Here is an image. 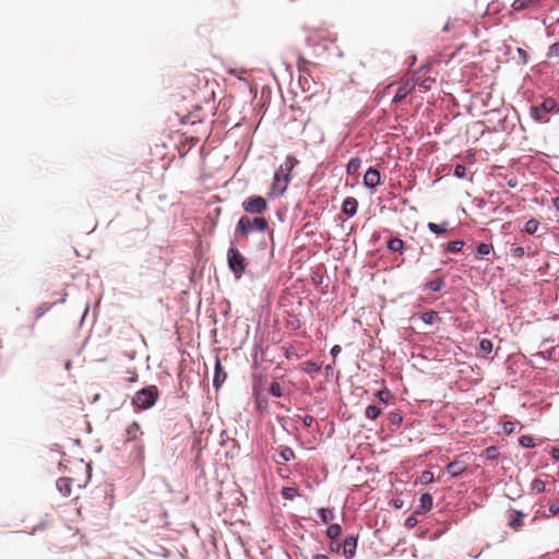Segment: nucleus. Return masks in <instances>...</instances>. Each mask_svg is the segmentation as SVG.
Masks as SVG:
<instances>
[{"label": "nucleus", "instance_id": "24", "mask_svg": "<svg viewBox=\"0 0 559 559\" xmlns=\"http://www.w3.org/2000/svg\"><path fill=\"white\" fill-rule=\"evenodd\" d=\"M546 490V484L542 479H534L531 484V491L534 493H540Z\"/></svg>", "mask_w": 559, "mask_h": 559}, {"label": "nucleus", "instance_id": "3", "mask_svg": "<svg viewBox=\"0 0 559 559\" xmlns=\"http://www.w3.org/2000/svg\"><path fill=\"white\" fill-rule=\"evenodd\" d=\"M159 397V390L156 385H148L139 390L133 399L132 405L139 411H145L153 407Z\"/></svg>", "mask_w": 559, "mask_h": 559}, {"label": "nucleus", "instance_id": "47", "mask_svg": "<svg viewBox=\"0 0 559 559\" xmlns=\"http://www.w3.org/2000/svg\"><path fill=\"white\" fill-rule=\"evenodd\" d=\"M341 350H342V347L340 345H334L331 348V355L333 356V358H336L338 356V354L341 353Z\"/></svg>", "mask_w": 559, "mask_h": 559}, {"label": "nucleus", "instance_id": "32", "mask_svg": "<svg viewBox=\"0 0 559 559\" xmlns=\"http://www.w3.org/2000/svg\"><path fill=\"white\" fill-rule=\"evenodd\" d=\"M298 495L297 489L293 487H284L282 496L287 500H293Z\"/></svg>", "mask_w": 559, "mask_h": 559}, {"label": "nucleus", "instance_id": "26", "mask_svg": "<svg viewBox=\"0 0 559 559\" xmlns=\"http://www.w3.org/2000/svg\"><path fill=\"white\" fill-rule=\"evenodd\" d=\"M538 227H539V222L535 218H532L525 223L524 230L527 234L533 235L537 231Z\"/></svg>", "mask_w": 559, "mask_h": 559}, {"label": "nucleus", "instance_id": "9", "mask_svg": "<svg viewBox=\"0 0 559 559\" xmlns=\"http://www.w3.org/2000/svg\"><path fill=\"white\" fill-rule=\"evenodd\" d=\"M381 175L380 173L374 168H369L364 176V185L367 188L374 189L377 186L380 185Z\"/></svg>", "mask_w": 559, "mask_h": 559}, {"label": "nucleus", "instance_id": "4", "mask_svg": "<svg viewBox=\"0 0 559 559\" xmlns=\"http://www.w3.org/2000/svg\"><path fill=\"white\" fill-rule=\"evenodd\" d=\"M241 207L247 214L262 216L269 211V203L263 197L253 194L242 201Z\"/></svg>", "mask_w": 559, "mask_h": 559}, {"label": "nucleus", "instance_id": "13", "mask_svg": "<svg viewBox=\"0 0 559 559\" xmlns=\"http://www.w3.org/2000/svg\"><path fill=\"white\" fill-rule=\"evenodd\" d=\"M542 1L543 0H514L511 7L514 11H523L538 8Z\"/></svg>", "mask_w": 559, "mask_h": 559}, {"label": "nucleus", "instance_id": "21", "mask_svg": "<svg viewBox=\"0 0 559 559\" xmlns=\"http://www.w3.org/2000/svg\"><path fill=\"white\" fill-rule=\"evenodd\" d=\"M381 408L376 406V405H369L366 411H365V416L371 420H376L380 414H381Z\"/></svg>", "mask_w": 559, "mask_h": 559}, {"label": "nucleus", "instance_id": "1", "mask_svg": "<svg viewBox=\"0 0 559 559\" xmlns=\"http://www.w3.org/2000/svg\"><path fill=\"white\" fill-rule=\"evenodd\" d=\"M269 229V221L264 216L250 217L243 215L239 218L235 235L236 237L248 238L252 233H265Z\"/></svg>", "mask_w": 559, "mask_h": 559}, {"label": "nucleus", "instance_id": "41", "mask_svg": "<svg viewBox=\"0 0 559 559\" xmlns=\"http://www.w3.org/2000/svg\"><path fill=\"white\" fill-rule=\"evenodd\" d=\"M127 374H128V378H127L128 382L133 383V382L138 381V372L135 369H128Z\"/></svg>", "mask_w": 559, "mask_h": 559}, {"label": "nucleus", "instance_id": "35", "mask_svg": "<svg viewBox=\"0 0 559 559\" xmlns=\"http://www.w3.org/2000/svg\"><path fill=\"white\" fill-rule=\"evenodd\" d=\"M498 454V449L496 447H489L484 451V455L487 460H496Z\"/></svg>", "mask_w": 559, "mask_h": 559}, {"label": "nucleus", "instance_id": "54", "mask_svg": "<svg viewBox=\"0 0 559 559\" xmlns=\"http://www.w3.org/2000/svg\"><path fill=\"white\" fill-rule=\"evenodd\" d=\"M66 369H70V360L64 364Z\"/></svg>", "mask_w": 559, "mask_h": 559}, {"label": "nucleus", "instance_id": "28", "mask_svg": "<svg viewBox=\"0 0 559 559\" xmlns=\"http://www.w3.org/2000/svg\"><path fill=\"white\" fill-rule=\"evenodd\" d=\"M479 349L483 355L487 356L491 353L492 350V343L491 341L487 340V338H483L479 343Z\"/></svg>", "mask_w": 559, "mask_h": 559}, {"label": "nucleus", "instance_id": "11", "mask_svg": "<svg viewBox=\"0 0 559 559\" xmlns=\"http://www.w3.org/2000/svg\"><path fill=\"white\" fill-rule=\"evenodd\" d=\"M356 547H357V538L354 537L353 535L347 536L342 544L343 555L346 558L354 557Z\"/></svg>", "mask_w": 559, "mask_h": 559}, {"label": "nucleus", "instance_id": "5", "mask_svg": "<svg viewBox=\"0 0 559 559\" xmlns=\"http://www.w3.org/2000/svg\"><path fill=\"white\" fill-rule=\"evenodd\" d=\"M227 262L236 278H239L245 273L247 267L246 259L238 249L234 247L228 249Z\"/></svg>", "mask_w": 559, "mask_h": 559}, {"label": "nucleus", "instance_id": "40", "mask_svg": "<svg viewBox=\"0 0 559 559\" xmlns=\"http://www.w3.org/2000/svg\"><path fill=\"white\" fill-rule=\"evenodd\" d=\"M298 419H300L302 421V424L306 426V427H311L312 424L314 423V418L310 415H306V416H297Z\"/></svg>", "mask_w": 559, "mask_h": 559}, {"label": "nucleus", "instance_id": "43", "mask_svg": "<svg viewBox=\"0 0 559 559\" xmlns=\"http://www.w3.org/2000/svg\"><path fill=\"white\" fill-rule=\"evenodd\" d=\"M418 521L417 519L414 516V515H411L408 516L406 520H405V526L407 528H413L417 525Z\"/></svg>", "mask_w": 559, "mask_h": 559}, {"label": "nucleus", "instance_id": "7", "mask_svg": "<svg viewBox=\"0 0 559 559\" xmlns=\"http://www.w3.org/2000/svg\"><path fill=\"white\" fill-rule=\"evenodd\" d=\"M416 86V81L413 76H408L402 80L401 85L397 87L395 95L393 97V103L397 104L405 99V97L411 94Z\"/></svg>", "mask_w": 559, "mask_h": 559}, {"label": "nucleus", "instance_id": "22", "mask_svg": "<svg viewBox=\"0 0 559 559\" xmlns=\"http://www.w3.org/2000/svg\"><path fill=\"white\" fill-rule=\"evenodd\" d=\"M318 513H319L320 520L324 524H328L330 521H332V519L334 516L333 511L331 509H328V508L319 509Z\"/></svg>", "mask_w": 559, "mask_h": 559}, {"label": "nucleus", "instance_id": "39", "mask_svg": "<svg viewBox=\"0 0 559 559\" xmlns=\"http://www.w3.org/2000/svg\"><path fill=\"white\" fill-rule=\"evenodd\" d=\"M465 174H466V168L465 166L459 164L455 166L454 168V176L457 177V178H464L465 177Z\"/></svg>", "mask_w": 559, "mask_h": 559}, {"label": "nucleus", "instance_id": "55", "mask_svg": "<svg viewBox=\"0 0 559 559\" xmlns=\"http://www.w3.org/2000/svg\"><path fill=\"white\" fill-rule=\"evenodd\" d=\"M394 506H395L396 508H400V507H401L400 502H397V501H395V502H394Z\"/></svg>", "mask_w": 559, "mask_h": 559}, {"label": "nucleus", "instance_id": "14", "mask_svg": "<svg viewBox=\"0 0 559 559\" xmlns=\"http://www.w3.org/2000/svg\"><path fill=\"white\" fill-rule=\"evenodd\" d=\"M433 506V498L430 493H423L419 500V506L417 507L416 513L424 514L429 512Z\"/></svg>", "mask_w": 559, "mask_h": 559}, {"label": "nucleus", "instance_id": "8", "mask_svg": "<svg viewBox=\"0 0 559 559\" xmlns=\"http://www.w3.org/2000/svg\"><path fill=\"white\" fill-rule=\"evenodd\" d=\"M525 514L519 510H509L508 511V525L515 532L520 531L524 525Z\"/></svg>", "mask_w": 559, "mask_h": 559}, {"label": "nucleus", "instance_id": "15", "mask_svg": "<svg viewBox=\"0 0 559 559\" xmlns=\"http://www.w3.org/2000/svg\"><path fill=\"white\" fill-rule=\"evenodd\" d=\"M126 432L128 440H136L139 436L143 433L141 431L140 425L136 421H133L131 425H129Z\"/></svg>", "mask_w": 559, "mask_h": 559}, {"label": "nucleus", "instance_id": "34", "mask_svg": "<svg viewBox=\"0 0 559 559\" xmlns=\"http://www.w3.org/2000/svg\"><path fill=\"white\" fill-rule=\"evenodd\" d=\"M269 391L273 396H276V397H280L283 395L282 386L278 382H272Z\"/></svg>", "mask_w": 559, "mask_h": 559}, {"label": "nucleus", "instance_id": "25", "mask_svg": "<svg viewBox=\"0 0 559 559\" xmlns=\"http://www.w3.org/2000/svg\"><path fill=\"white\" fill-rule=\"evenodd\" d=\"M57 488L64 493H70V478L61 477L57 480Z\"/></svg>", "mask_w": 559, "mask_h": 559}, {"label": "nucleus", "instance_id": "6", "mask_svg": "<svg viewBox=\"0 0 559 559\" xmlns=\"http://www.w3.org/2000/svg\"><path fill=\"white\" fill-rule=\"evenodd\" d=\"M557 109V103L554 98H545L540 106L531 107V117L538 122H548L545 114L555 111Z\"/></svg>", "mask_w": 559, "mask_h": 559}, {"label": "nucleus", "instance_id": "49", "mask_svg": "<svg viewBox=\"0 0 559 559\" xmlns=\"http://www.w3.org/2000/svg\"><path fill=\"white\" fill-rule=\"evenodd\" d=\"M401 420H402V417L399 414H396V413H392L391 414V421L392 423H399Z\"/></svg>", "mask_w": 559, "mask_h": 559}, {"label": "nucleus", "instance_id": "46", "mask_svg": "<svg viewBox=\"0 0 559 559\" xmlns=\"http://www.w3.org/2000/svg\"><path fill=\"white\" fill-rule=\"evenodd\" d=\"M549 513L552 516L557 515L559 513V506L557 503H551L549 506Z\"/></svg>", "mask_w": 559, "mask_h": 559}, {"label": "nucleus", "instance_id": "33", "mask_svg": "<svg viewBox=\"0 0 559 559\" xmlns=\"http://www.w3.org/2000/svg\"><path fill=\"white\" fill-rule=\"evenodd\" d=\"M304 371L307 373L319 372L320 366L314 361L308 360L304 364Z\"/></svg>", "mask_w": 559, "mask_h": 559}, {"label": "nucleus", "instance_id": "30", "mask_svg": "<svg viewBox=\"0 0 559 559\" xmlns=\"http://www.w3.org/2000/svg\"><path fill=\"white\" fill-rule=\"evenodd\" d=\"M464 247V241L462 240H455V241H451L447 245V251L449 252H460Z\"/></svg>", "mask_w": 559, "mask_h": 559}, {"label": "nucleus", "instance_id": "27", "mask_svg": "<svg viewBox=\"0 0 559 559\" xmlns=\"http://www.w3.org/2000/svg\"><path fill=\"white\" fill-rule=\"evenodd\" d=\"M447 225H448V223H444L443 225H438L436 223H428V228L430 231H432L436 235H443L447 233Z\"/></svg>", "mask_w": 559, "mask_h": 559}, {"label": "nucleus", "instance_id": "51", "mask_svg": "<svg viewBox=\"0 0 559 559\" xmlns=\"http://www.w3.org/2000/svg\"><path fill=\"white\" fill-rule=\"evenodd\" d=\"M313 559H330V558H329L326 555H321V554H319V555H316V556L313 557Z\"/></svg>", "mask_w": 559, "mask_h": 559}, {"label": "nucleus", "instance_id": "18", "mask_svg": "<svg viewBox=\"0 0 559 559\" xmlns=\"http://www.w3.org/2000/svg\"><path fill=\"white\" fill-rule=\"evenodd\" d=\"M420 318L426 324H433L440 320L438 312L432 310L421 313Z\"/></svg>", "mask_w": 559, "mask_h": 559}, {"label": "nucleus", "instance_id": "20", "mask_svg": "<svg viewBox=\"0 0 559 559\" xmlns=\"http://www.w3.org/2000/svg\"><path fill=\"white\" fill-rule=\"evenodd\" d=\"M342 534V527L338 524H331L326 530V535L330 539L335 540Z\"/></svg>", "mask_w": 559, "mask_h": 559}, {"label": "nucleus", "instance_id": "29", "mask_svg": "<svg viewBox=\"0 0 559 559\" xmlns=\"http://www.w3.org/2000/svg\"><path fill=\"white\" fill-rule=\"evenodd\" d=\"M360 167V159L359 158H350L347 164V173L349 175L356 174Z\"/></svg>", "mask_w": 559, "mask_h": 559}, {"label": "nucleus", "instance_id": "37", "mask_svg": "<svg viewBox=\"0 0 559 559\" xmlns=\"http://www.w3.org/2000/svg\"><path fill=\"white\" fill-rule=\"evenodd\" d=\"M419 480L421 484H429L433 480V474L429 471H425L421 473Z\"/></svg>", "mask_w": 559, "mask_h": 559}, {"label": "nucleus", "instance_id": "57", "mask_svg": "<svg viewBox=\"0 0 559 559\" xmlns=\"http://www.w3.org/2000/svg\"><path fill=\"white\" fill-rule=\"evenodd\" d=\"M556 111L559 112V108H557Z\"/></svg>", "mask_w": 559, "mask_h": 559}, {"label": "nucleus", "instance_id": "45", "mask_svg": "<svg viewBox=\"0 0 559 559\" xmlns=\"http://www.w3.org/2000/svg\"><path fill=\"white\" fill-rule=\"evenodd\" d=\"M341 548H342V545L340 543H336L335 540H332V543L330 544L331 551L340 552Z\"/></svg>", "mask_w": 559, "mask_h": 559}, {"label": "nucleus", "instance_id": "12", "mask_svg": "<svg viewBox=\"0 0 559 559\" xmlns=\"http://www.w3.org/2000/svg\"><path fill=\"white\" fill-rule=\"evenodd\" d=\"M358 201L353 197H347L342 204V212L348 216L353 217L357 213Z\"/></svg>", "mask_w": 559, "mask_h": 559}, {"label": "nucleus", "instance_id": "23", "mask_svg": "<svg viewBox=\"0 0 559 559\" xmlns=\"http://www.w3.org/2000/svg\"><path fill=\"white\" fill-rule=\"evenodd\" d=\"M492 245L481 242L477 246V258H484L492 251Z\"/></svg>", "mask_w": 559, "mask_h": 559}, {"label": "nucleus", "instance_id": "44", "mask_svg": "<svg viewBox=\"0 0 559 559\" xmlns=\"http://www.w3.org/2000/svg\"><path fill=\"white\" fill-rule=\"evenodd\" d=\"M511 252L514 258H522L525 254V250L523 247H515L512 249Z\"/></svg>", "mask_w": 559, "mask_h": 559}, {"label": "nucleus", "instance_id": "19", "mask_svg": "<svg viewBox=\"0 0 559 559\" xmlns=\"http://www.w3.org/2000/svg\"><path fill=\"white\" fill-rule=\"evenodd\" d=\"M278 455L283 462H289L295 457V453L289 447H281Z\"/></svg>", "mask_w": 559, "mask_h": 559}, {"label": "nucleus", "instance_id": "42", "mask_svg": "<svg viewBox=\"0 0 559 559\" xmlns=\"http://www.w3.org/2000/svg\"><path fill=\"white\" fill-rule=\"evenodd\" d=\"M515 430V424L512 421H506L503 424V431L508 435L512 433Z\"/></svg>", "mask_w": 559, "mask_h": 559}, {"label": "nucleus", "instance_id": "38", "mask_svg": "<svg viewBox=\"0 0 559 559\" xmlns=\"http://www.w3.org/2000/svg\"><path fill=\"white\" fill-rule=\"evenodd\" d=\"M376 396L383 403H388V397L390 396V391L384 389L380 390L376 393Z\"/></svg>", "mask_w": 559, "mask_h": 559}, {"label": "nucleus", "instance_id": "48", "mask_svg": "<svg viewBox=\"0 0 559 559\" xmlns=\"http://www.w3.org/2000/svg\"><path fill=\"white\" fill-rule=\"evenodd\" d=\"M550 455L554 460H559V448H552L550 451Z\"/></svg>", "mask_w": 559, "mask_h": 559}, {"label": "nucleus", "instance_id": "36", "mask_svg": "<svg viewBox=\"0 0 559 559\" xmlns=\"http://www.w3.org/2000/svg\"><path fill=\"white\" fill-rule=\"evenodd\" d=\"M519 442L523 448H533L535 445L534 439L531 436H522Z\"/></svg>", "mask_w": 559, "mask_h": 559}, {"label": "nucleus", "instance_id": "52", "mask_svg": "<svg viewBox=\"0 0 559 559\" xmlns=\"http://www.w3.org/2000/svg\"><path fill=\"white\" fill-rule=\"evenodd\" d=\"M139 456L143 460L144 459V449L143 447L140 448Z\"/></svg>", "mask_w": 559, "mask_h": 559}, {"label": "nucleus", "instance_id": "10", "mask_svg": "<svg viewBox=\"0 0 559 559\" xmlns=\"http://www.w3.org/2000/svg\"><path fill=\"white\" fill-rule=\"evenodd\" d=\"M467 468V464L460 460H454L453 462L447 465V473L452 477L461 476Z\"/></svg>", "mask_w": 559, "mask_h": 559}, {"label": "nucleus", "instance_id": "56", "mask_svg": "<svg viewBox=\"0 0 559 559\" xmlns=\"http://www.w3.org/2000/svg\"><path fill=\"white\" fill-rule=\"evenodd\" d=\"M509 186H510V187H514L515 185L513 183V181H510V182H509Z\"/></svg>", "mask_w": 559, "mask_h": 559}, {"label": "nucleus", "instance_id": "17", "mask_svg": "<svg viewBox=\"0 0 559 559\" xmlns=\"http://www.w3.org/2000/svg\"><path fill=\"white\" fill-rule=\"evenodd\" d=\"M388 248L392 252H402L404 249V241L400 238H392L388 241Z\"/></svg>", "mask_w": 559, "mask_h": 559}, {"label": "nucleus", "instance_id": "16", "mask_svg": "<svg viewBox=\"0 0 559 559\" xmlns=\"http://www.w3.org/2000/svg\"><path fill=\"white\" fill-rule=\"evenodd\" d=\"M226 379V373L223 372V368L221 361L217 359L215 364V374H214V386L218 388L221 383Z\"/></svg>", "mask_w": 559, "mask_h": 559}, {"label": "nucleus", "instance_id": "31", "mask_svg": "<svg viewBox=\"0 0 559 559\" xmlns=\"http://www.w3.org/2000/svg\"><path fill=\"white\" fill-rule=\"evenodd\" d=\"M443 284V280L436 278L427 283V288L431 292H439L442 288Z\"/></svg>", "mask_w": 559, "mask_h": 559}, {"label": "nucleus", "instance_id": "50", "mask_svg": "<svg viewBox=\"0 0 559 559\" xmlns=\"http://www.w3.org/2000/svg\"><path fill=\"white\" fill-rule=\"evenodd\" d=\"M552 204L555 206V209L557 211H559V197H556L554 200H552Z\"/></svg>", "mask_w": 559, "mask_h": 559}, {"label": "nucleus", "instance_id": "53", "mask_svg": "<svg viewBox=\"0 0 559 559\" xmlns=\"http://www.w3.org/2000/svg\"><path fill=\"white\" fill-rule=\"evenodd\" d=\"M76 467L80 468L81 471H83L84 468H88V466H86V467L83 466V462L82 461L78 464Z\"/></svg>", "mask_w": 559, "mask_h": 559}, {"label": "nucleus", "instance_id": "2", "mask_svg": "<svg viewBox=\"0 0 559 559\" xmlns=\"http://www.w3.org/2000/svg\"><path fill=\"white\" fill-rule=\"evenodd\" d=\"M297 164L296 157L290 155L286 157L285 162L275 171L274 181L271 187L273 193L282 194L286 191L290 181V173Z\"/></svg>", "mask_w": 559, "mask_h": 559}]
</instances>
